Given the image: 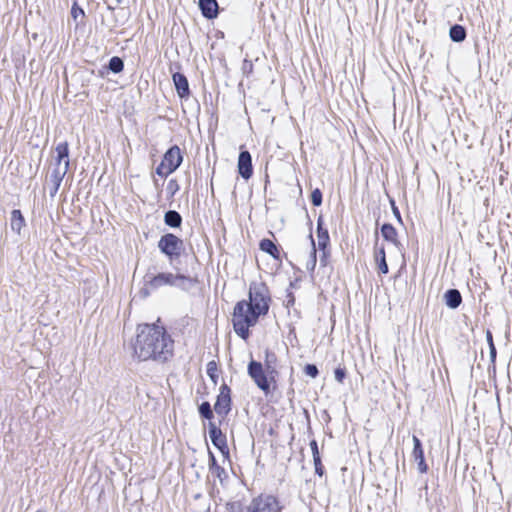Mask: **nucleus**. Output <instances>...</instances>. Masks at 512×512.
Wrapping results in <instances>:
<instances>
[{"instance_id":"obj_23","label":"nucleus","mask_w":512,"mask_h":512,"mask_svg":"<svg viewBox=\"0 0 512 512\" xmlns=\"http://www.w3.org/2000/svg\"><path fill=\"white\" fill-rule=\"evenodd\" d=\"M318 247L324 250L329 242V234L327 230H323L321 227V221L318 220Z\"/></svg>"},{"instance_id":"obj_3","label":"nucleus","mask_w":512,"mask_h":512,"mask_svg":"<svg viewBox=\"0 0 512 512\" xmlns=\"http://www.w3.org/2000/svg\"><path fill=\"white\" fill-rule=\"evenodd\" d=\"M276 369L272 365L264 367L260 362L251 360L248 365V374L257 387L264 393L270 392L271 383L275 382Z\"/></svg>"},{"instance_id":"obj_29","label":"nucleus","mask_w":512,"mask_h":512,"mask_svg":"<svg viewBox=\"0 0 512 512\" xmlns=\"http://www.w3.org/2000/svg\"><path fill=\"white\" fill-rule=\"evenodd\" d=\"M486 338L490 348V356L492 360H494L496 357V349L493 343L492 333L489 330L486 332Z\"/></svg>"},{"instance_id":"obj_25","label":"nucleus","mask_w":512,"mask_h":512,"mask_svg":"<svg viewBox=\"0 0 512 512\" xmlns=\"http://www.w3.org/2000/svg\"><path fill=\"white\" fill-rule=\"evenodd\" d=\"M179 191V184L176 179H170L166 186V193L172 198Z\"/></svg>"},{"instance_id":"obj_26","label":"nucleus","mask_w":512,"mask_h":512,"mask_svg":"<svg viewBox=\"0 0 512 512\" xmlns=\"http://www.w3.org/2000/svg\"><path fill=\"white\" fill-rule=\"evenodd\" d=\"M199 413L202 417L206 419H211L213 417V412L211 406L208 402H203L199 407Z\"/></svg>"},{"instance_id":"obj_1","label":"nucleus","mask_w":512,"mask_h":512,"mask_svg":"<svg viewBox=\"0 0 512 512\" xmlns=\"http://www.w3.org/2000/svg\"><path fill=\"white\" fill-rule=\"evenodd\" d=\"M270 296L267 286L262 282H253L249 287V301H239L233 310L232 323L235 333L246 340L249 328L256 325L259 317L269 310Z\"/></svg>"},{"instance_id":"obj_40","label":"nucleus","mask_w":512,"mask_h":512,"mask_svg":"<svg viewBox=\"0 0 512 512\" xmlns=\"http://www.w3.org/2000/svg\"><path fill=\"white\" fill-rule=\"evenodd\" d=\"M211 370H213V367H211V366H210V367L208 368V372H210Z\"/></svg>"},{"instance_id":"obj_36","label":"nucleus","mask_w":512,"mask_h":512,"mask_svg":"<svg viewBox=\"0 0 512 512\" xmlns=\"http://www.w3.org/2000/svg\"><path fill=\"white\" fill-rule=\"evenodd\" d=\"M209 466H210V470H214V469L219 470L220 469V467L217 465L216 459L212 453H210V465Z\"/></svg>"},{"instance_id":"obj_32","label":"nucleus","mask_w":512,"mask_h":512,"mask_svg":"<svg viewBox=\"0 0 512 512\" xmlns=\"http://www.w3.org/2000/svg\"><path fill=\"white\" fill-rule=\"evenodd\" d=\"M275 360H276L275 355L267 351L265 354V366L264 367H267L268 365L274 366Z\"/></svg>"},{"instance_id":"obj_14","label":"nucleus","mask_w":512,"mask_h":512,"mask_svg":"<svg viewBox=\"0 0 512 512\" xmlns=\"http://www.w3.org/2000/svg\"><path fill=\"white\" fill-rule=\"evenodd\" d=\"M65 175H66V173H64V170L62 168L52 170V173L50 176V181L52 183V187L50 189V195L52 197L55 196L56 193L58 192L61 182H62L63 178L65 177Z\"/></svg>"},{"instance_id":"obj_27","label":"nucleus","mask_w":512,"mask_h":512,"mask_svg":"<svg viewBox=\"0 0 512 512\" xmlns=\"http://www.w3.org/2000/svg\"><path fill=\"white\" fill-rule=\"evenodd\" d=\"M311 202L314 206H320L322 203V193L319 189H315L311 193Z\"/></svg>"},{"instance_id":"obj_18","label":"nucleus","mask_w":512,"mask_h":512,"mask_svg":"<svg viewBox=\"0 0 512 512\" xmlns=\"http://www.w3.org/2000/svg\"><path fill=\"white\" fill-rule=\"evenodd\" d=\"M164 221L168 226L175 228L181 225L182 218L178 212L171 210L165 213Z\"/></svg>"},{"instance_id":"obj_6","label":"nucleus","mask_w":512,"mask_h":512,"mask_svg":"<svg viewBox=\"0 0 512 512\" xmlns=\"http://www.w3.org/2000/svg\"><path fill=\"white\" fill-rule=\"evenodd\" d=\"M281 506L276 497L267 494H261L254 498L251 503L241 512H280Z\"/></svg>"},{"instance_id":"obj_21","label":"nucleus","mask_w":512,"mask_h":512,"mask_svg":"<svg viewBox=\"0 0 512 512\" xmlns=\"http://www.w3.org/2000/svg\"><path fill=\"white\" fill-rule=\"evenodd\" d=\"M412 454H413L414 460L417 462L419 472L426 473L428 470V466L424 460L423 449L413 450Z\"/></svg>"},{"instance_id":"obj_8","label":"nucleus","mask_w":512,"mask_h":512,"mask_svg":"<svg viewBox=\"0 0 512 512\" xmlns=\"http://www.w3.org/2000/svg\"><path fill=\"white\" fill-rule=\"evenodd\" d=\"M231 398H230V389L227 385H222L220 387V392L217 396L216 403L214 405L215 412L224 417L230 411Z\"/></svg>"},{"instance_id":"obj_19","label":"nucleus","mask_w":512,"mask_h":512,"mask_svg":"<svg viewBox=\"0 0 512 512\" xmlns=\"http://www.w3.org/2000/svg\"><path fill=\"white\" fill-rule=\"evenodd\" d=\"M375 260L378 264V269L381 273H388V265L385 258V250L384 248H379L375 253Z\"/></svg>"},{"instance_id":"obj_15","label":"nucleus","mask_w":512,"mask_h":512,"mask_svg":"<svg viewBox=\"0 0 512 512\" xmlns=\"http://www.w3.org/2000/svg\"><path fill=\"white\" fill-rule=\"evenodd\" d=\"M10 222L11 229L17 234H20L21 230L25 226V219L20 210L15 209L11 212Z\"/></svg>"},{"instance_id":"obj_24","label":"nucleus","mask_w":512,"mask_h":512,"mask_svg":"<svg viewBox=\"0 0 512 512\" xmlns=\"http://www.w3.org/2000/svg\"><path fill=\"white\" fill-rule=\"evenodd\" d=\"M124 64L121 58L114 56L109 61V69L114 73H119L123 70Z\"/></svg>"},{"instance_id":"obj_20","label":"nucleus","mask_w":512,"mask_h":512,"mask_svg":"<svg viewBox=\"0 0 512 512\" xmlns=\"http://www.w3.org/2000/svg\"><path fill=\"white\" fill-rule=\"evenodd\" d=\"M449 35L454 42H462L466 37V31L463 26L456 24L450 28Z\"/></svg>"},{"instance_id":"obj_7","label":"nucleus","mask_w":512,"mask_h":512,"mask_svg":"<svg viewBox=\"0 0 512 512\" xmlns=\"http://www.w3.org/2000/svg\"><path fill=\"white\" fill-rule=\"evenodd\" d=\"M158 247L170 259L179 257L184 248L183 241L171 233L165 234L160 238Z\"/></svg>"},{"instance_id":"obj_2","label":"nucleus","mask_w":512,"mask_h":512,"mask_svg":"<svg viewBox=\"0 0 512 512\" xmlns=\"http://www.w3.org/2000/svg\"><path fill=\"white\" fill-rule=\"evenodd\" d=\"M173 350L174 341L164 327L156 324L138 326L133 351L139 360L165 362L172 357Z\"/></svg>"},{"instance_id":"obj_13","label":"nucleus","mask_w":512,"mask_h":512,"mask_svg":"<svg viewBox=\"0 0 512 512\" xmlns=\"http://www.w3.org/2000/svg\"><path fill=\"white\" fill-rule=\"evenodd\" d=\"M209 437L212 443L219 449H222L226 445L225 437L221 430L215 425V423H209Z\"/></svg>"},{"instance_id":"obj_39","label":"nucleus","mask_w":512,"mask_h":512,"mask_svg":"<svg viewBox=\"0 0 512 512\" xmlns=\"http://www.w3.org/2000/svg\"><path fill=\"white\" fill-rule=\"evenodd\" d=\"M212 365H215V363L214 362H209L208 367H210Z\"/></svg>"},{"instance_id":"obj_41","label":"nucleus","mask_w":512,"mask_h":512,"mask_svg":"<svg viewBox=\"0 0 512 512\" xmlns=\"http://www.w3.org/2000/svg\"><path fill=\"white\" fill-rule=\"evenodd\" d=\"M37 512H45V511H42V510H38Z\"/></svg>"},{"instance_id":"obj_4","label":"nucleus","mask_w":512,"mask_h":512,"mask_svg":"<svg viewBox=\"0 0 512 512\" xmlns=\"http://www.w3.org/2000/svg\"><path fill=\"white\" fill-rule=\"evenodd\" d=\"M192 283L189 277L181 274H173L170 272L159 273L146 281L145 296L149 294V290H155L163 286H174L187 288Z\"/></svg>"},{"instance_id":"obj_22","label":"nucleus","mask_w":512,"mask_h":512,"mask_svg":"<svg viewBox=\"0 0 512 512\" xmlns=\"http://www.w3.org/2000/svg\"><path fill=\"white\" fill-rule=\"evenodd\" d=\"M260 249L268 254H270L271 256H273L274 258H277L278 257V248L276 247V245L269 239H263L261 242H260Z\"/></svg>"},{"instance_id":"obj_5","label":"nucleus","mask_w":512,"mask_h":512,"mask_svg":"<svg viewBox=\"0 0 512 512\" xmlns=\"http://www.w3.org/2000/svg\"><path fill=\"white\" fill-rule=\"evenodd\" d=\"M183 157L178 146L171 147L165 154L155 172L161 177L173 173L182 163Z\"/></svg>"},{"instance_id":"obj_10","label":"nucleus","mask_w":512,"mask_h":512,"mask_svg":"<svg viewBox=\"0 0 512 512\" xmlns=\"http://www.w3.org/2000/svg\"><path fill=\"white\" fill-rule=\"evenodd\" d=\"M238 172L242 178L248 180L253 174L252 158L248 151H242L238 157Z\"/></svg>"},{"instance_id":"obj_17","label":"nucleus","mask_w":512,"mask_h":512,"mask_svg":"<svg viewBox=\"0 0 512 512\" xmlns=\"http://www.w3.org/2000/svg\"><path fill=\"white\" fill-rule=\"evenodd\" d=\"M381 234L385 240L391 242L396 247H398L400 245V243L397 239V231L392 225L384 224L381 227Z\"/></svg>"},{"instance_id":"obj_33","label":"nucleus","mask_w":512,"mask_h":512,"mask_svg":"<svg viewBox=\"0 0 512 512\" xmlns=\"http://www.w3.org/2000/svg\"><path fill=\"white\" fill-rule=\"evenodd\" d=\"M313 461H314V465H315V472L319 476H322L324 471H323V466H322V463H321V459L320 458H316V459H313Z\"/></svg>"},{"instance_id":"obj_30","label":"nucleus","mask_w":512,"mask_h":512,"mask_svg":"<svg viewBox=\"0 0 512 512\" xmlns=\"http://www.w3.org/2000/svg\"><path fill=\"white\" fill-rule=\"evenodd\" d=\"M304 372L307 376L312 378H316L319 373L318 368L313 364H307L304 368Z\"/></svg>"},{"instance_id":"obj_16","label":"nucleus","mask_w":512,"mask_h":512,"mask_svg":"<svg viewBox=\"0 0 512 512\" xmlns=\"http://www.w3.org/2000/svg\"><path fill=\"white\" fill-rule=\"evenodd\" d=\"M444 299H445V303L446 305L451 308V309H455L457 308L460 304H461V301H462V297H461V294L458 290L456 289H450L448 290L445 294H444Z\"/></svg>"},{"instance_id":"obj_12","label":"nucleus","mask_w":512,"mask_h":512,"mask_svg":"<svg viewBox=\"0 0 512 512\" xmlns=\"http://www.w3.org/2000/svg\"><path fill=\"white\" fill-rule=\"evenodd\" d=\"M173 82L179 97L184 98L189 94V85L187 78L180 73L173 75Z\"/></svg>"},{"instance_id":"obj_38","label":"nucleus","mask_w":512,"mask_h":512,"mask_svg":"<svg viewBox=\"0 0 512 512\" xmlns=\"http://www.w3.org/2000/svg\"><path fill=\"white\" fill-rule=\"evenodd\" d=\"M393 212H394L395 216L397 217V219L399 221H401L400 212L398 211V209L396 207H393Z\"/></svg>"},{"instance_id":"obj_35","label":"nucleus","mask_w":512,"mask_h":512,"mask_svg":"<svg viewBox=\"0 0 512 512\" xmlns=\"http://www.w3.org/2000/svg\"><path fill=\"white\" fill-rule=\"evenodd\" d=\"M71 14L73 16L74 19H77L79 15H84V12L81 8H76L75 6L72 7V11H71Z\"/></svg>"},{"instance_id":"obj_31","label":"nucleus","mask_w":512,"mask_h":512,"mask_svg":"<svg viewBox=\"0 0 512 512\" xmlns=\"http://www.w3.org/2000/svg\"><path fill=\"white\" fill-rule=\"evenodd\" d=\"M346 376V371L344 368L342 367H337L334 371V377L336 379V381H338L339 383H342L344 378Z\"/></svg>"},{"instance_id":"obj_11","label":"nucleus","mask_w":512,"mask_h":512,"mask_svg":"<svg viewBox=\"0 0 512 512\" xmlns=\"http://www.w3.org/2000/svg\"><path fill=\"white\" fill-rule=\"evenodd\" d=\"M199 7L204 17L213 19L218 14V4L216 0H199Z\"/></svg>"},{"instance_id":"obj_28","label":"nucleus","mask_w":512,"mask_h":512,"mask_svg":"<svg viewBox=\"0 0 512 512\" xmlns=\"http://www.w3.org/2000/svg\"><path fill=\"white\" fill-rule=\"evenodd\" d=\"M310 238H312V237L310 236ZM311 243H312L313 249L311 252L310 260L307 262V269L314 270V268L316 266V250H315V243H314L313 239H311Z\"/></svg>"},{"instance_id":"obj_9","label":"nucleus","mask_w":512,"mask_h":512,"mask_svg":"<svg viewBox=\"0 0 512 512\" xmlns=\"http://www.w3.org/2000/svg\"><path fill=\"white\" fill-rule=\"evenodd\" d=\"M56 156L54 158V168L64 170V173H67L69 168V149L67 142L59 143L55 148Z\"/></svg>"},{"instance_id":"obj_34","label":"nucleus","mask_w":512,"mask_h":512,"mask_svg":"<svg viewBox=\"0 0 512 512\" xmlns=\"http://www.w3.org/2000/svg\"><path fill=\"white\" fill-rule=\"evenodd\" d=\"M310 448H311V451H312L313 459L320 458L319 450H318V445H317V442L315 440L311 441Z\"/></svg>"},{"instance_id":"obj_37","label":"nucleus","mask_w":512,"mask_h":512,"mask_svg":"<svg viewBox=\"0 0 512 512\" xmlns=\"http://www.w3.org/2000/svg\"><path fill=\"white\" fill-rule=\"evenodd\" d=\"M412 440H413V444H414L413 450L423 449L421 446V442L417 436L414 435Z\"/></svg>"}]
</instances>
